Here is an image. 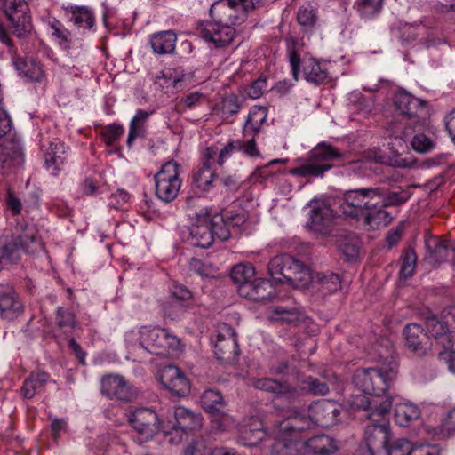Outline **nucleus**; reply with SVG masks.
I'll return each instance as SVG.
<instances>
[{
  "label": "nucleus",
  "instance_id": "nucleus-1",
  "mask_svg": "<svg viewBox=\"0 0 455 455\" xmlns=\"http://www.w3.org/2000/svg\"><path fill=\"white\" fill-rule=\"evenodd\" d=\"M342 406L331 400H320L312 403L306 415L298 406H289L283 411L282 421H275L276 429L281 432H291L292 435L302 434L315 426L332 427L339 421Z\"/></svg>",
  "mask_w": 455,
  "mask_h": 455
},
{
  "label": "nucleus",
  "instance_id": "nucleus-2",
  "mask_svg": "<svg viewBox=\"0 0 455 455\" xmlns=\"http://www.w3.org/2000/svg\"><path fill=\"white\" fill-rule=\"evenodd\" d=\"M256 389L265 391L289 403L300 402L306 395H324L329 392L328 385L312 376L298 379L294 385L273 378H260L253 382Z\"/></svg>",
  "mask_w": 455,
  "mask_h": 455
},
{
  "label": "nucleus",
  "instance_id": "nucleus-3",
  "mask_svg": "<svg viewBox=\"0 0 455 455\" xmlns=\"http://www.w3.org/2000/svg\"><path fill=\"white\" fill-rule=\"evenodd\" d=\"M387 353L386 356L379 354L380 359H383L381 366L358 369L354 373L355 385L364 394L380 397L396 379L398 364L395 359L393 347L388 348Z\"/></svg>",
  "mask_w": 455,
  "mask_h": 455
},
{
  "label": "nucleus",
  "instance_id": "nucleus-4",
  "mask_svg": "<svg viewBox=\"0 0 455 455\" xmlns=\"http://www.w3.org/2000/svg\"><path fill=\"white\" fill-rule=\"evenodd\" d=\"M279 438L271 446V455H299L302 450L318 455H330L337 450L335 441L326 435L313 436L307 441L300 438L301 434L292 435L277 429Z\"/></svg>",
  "mask_w": 455,
  "mask_h": 455
},
{
  "label": "nucleus",
  "instance_id": "nucleus-5",
  "mask_svg": "<svg viewBox=\"0 0 455 455\" xmlns=\"http://www.w3.org/2000/svg\"><path fill=\"white\" fill-rule=\"evenodd\" d=\"M343 154L331 144L323 141L314 147L304 163L290 171V173L300 177H323L333 165L329 162L339 160Z\"/></svg>",
  "mask_w": 455,
  "mask_h": 455
},
{
  "label": "nucleus",
  "instance_id": "nucleus-6",
  "mask_svg": "<svg viewBox=\"0 0 455 455\" xmlns=\"http://www.w3.org/2000/svg\"><path fill=\"white\" fill-rule=\"evenodd\" d=\"M44 251V243L34 228L16 236L0 239V261L17 263L22 251L35 255Z\"/></svg>",
  "mask_w": 455,
  "mask_h": 455
},
{
  "label": "nucleus",
  "instance_id": "nucleus-7",
  "mask_svg": "<svg viewBox=\"0 0 455 455\" xmlns=\"http://www.w3.org/2000/svg\"><path fill=\"white\" fill-rule=\"evenodd\" d=\"M380 196V191L375 187L347 190L339 206L340 212L347 218L360 220L367 210L375 206L376 197Z\"/></svg>",
  "mask_w": 455,
  "mask_h": 455
},
{
  "label": "nucleus",
  "instance_id": "nucleus-8",
  "mask_svg": "<svg viewBox=\"0 0 455 455\" xmlns=\"http://www.w3.org/2000/svg\"><path fill=\"white\" fill-rule=\"evenodd\" d=\"M268 273L275 281L291 284L306 281L309 275L308 268L300 260L285 254L269 261Z\"/></svg>",
  "mask_w": 455,
  "mask_h": 455
},
{
  "label": "nucleus",
  "instance_id": "nucleus-9",
  "mask_svg": "<svg viewBox=\"0 0 455 455\" xmlns=\"http://www.w3.org/2000/svg\"><path fill=\"white\" fill-rule=\"evenodd\" d=\"M0 11L5 15L18 38H26L31 34L33 24L26 0H0Z\"/></svg>",
  "mask_w": 455,
  "mask_h": 455
},
{
  "label": "nucleus",
  "instance_id": "nucleus-10",
  "mask_svg": "<svg viewBox=\"0 0 455 455\" xmlns=\"http://www.w3.org/2000/svg\"><path fill=\"white\" fill-rule=\"evenodd\" d=\"M427 333L430 339L435 340V347H440L442 349L449 350L453 347V336L449 324L455 323V307H449L443 310L442 320L429 313L424 316Z\"/></svg>",
  "mask_w": 455,
  "mask_h": 455
},
{
  "label": "nucleus",
  "instance_id": "nucleus-11",
  "mask_svg": "<svg viewBox=\"0 0 455 455\" xmlns=\"http://www.w3.org/2000/svg\"><path fill=\"white\" fill-rule=\"evenodd\" d=\"M307 228L315 235L323 237L342 235V231L337 227L332 209L324 202H314L311 204Z\"/></svg>",
  "mask_w": 455,
  "mask_h": 455
},
{
  "label": "nucleus",
  "instance_id": "nucleus-12",
  "mask_svg": "<svg viewBox=\"0 0 455 455\" xmlns=\"http://www.w3.org/2000/svg\"><path fill=\"white\" fill-rule=\"evenodd\" d=\"M389 414L376 412L371 414L365 427L364 440L371 455L387 450L391 437Z\"/></svg>",
  "mask_w": 455,
  "mask_h": 455
},
{
  "label": "nucleus",
  "instance_id": "nucleus-13",
  "mask_svg": "<svg viewBox=\"0 0 455 455\" xmlns=\"http://www.w3.org/2000/svg\"><path fill=\"white\" fill-rule=\"evenodd\" d=\"M140 344L150 354L164 355L180 347V339L164 328L143 329L140 331Z\"/></svg>",
  "mask_w": 455,
  "mask_h": 455
},
{
  "label": "nucleus",
  "instance_id": "nucleus-14",
  "mask_svg": "<svg viewBox=\"0 0 455 455\" xmlns=\"http://www.w3.org/2000/svg\"><path fill=\"white\" fill-rule=\"evenodd\" d=\"M179 170L178 163L169 161L155 175L156 194L163 202L170 203L177 197L181 186Z\"/></svg>",
  "mask_w": 455,
  "mask_h": 455
},
{
  "label": "nucleus",
  "instance_id": "nucleus-15",
  "mask_svg": "<svg viewBox=\"0 0 455 455\" xmlns=\"http://www.w3.org/2000/svg\"><path fill=\"white\" fill-rule=\"evenodd\" d=\"M128 422L145 440L153 438L161 431L168 433L166 424L161 421L158 414L150 408L135 409L128 415Z\"/></svg>",
  "mask_w": 455,
  "mask_h": 455
},
{
  "label": "nucleus",
  "instance_id": "nucleus-16",
  "mask_svg": "<svg viewBox=\"0 0 455 455\" xmlns=\"http://www.w3.org/2000/svg\"><path fill=\"white\" fill-rule=\"evenodd\" d=\"M289 61L292 77L295 81L299 79L300 67L303 69L304 78L308 83L318 85L327 78L328 71L325 67L314 58L301 60L299 54L294 49L289 52Z\"/></svg>",
  "mask_w": 455,
  "mask_h": 455
},
{
  "label": "nucleus",
  "instance_id": "nucleus-17",
  "mask_svg": "<svg viewBox=\"0 0 455 455\" xmlns=\"http://www.w3.org/2000/svg\"><path fill=\"white\" fill-rule=\"evenodd\" d=\"M396 111L403 119L411 121V124L419 125V113L427 107V102L414 97L404 90L398 91L394 97Z\"/></svg>",
  "mask_w": 455,
  "mask_h": 455
},
{
  "label": "nucleus",
  "instance_id": "nucleus-18",
  "mask_svg": "<svg viewBox=\"0 0 455 455\" xmlns=\"http://www.w3.org/2000/svg\"><path fill=\"white\" fill-rule=\"evenodd\" d=\"M199 33L200 36L215 49L227 48L235 37V29L233 27L219 22L206 23L200 28Z\"/></svg>",
  "mask_w": 455,
  "mask_h": 455
},
{
  "label": "nucleus",
  "instance_id": "nucleus-19",
  "mask_svg": "<svg viewBox=\"0 0 455 455\" xmlns=\"http://www.w3.org/2000/svg\"><path fill=\"white\" fill-rule=\"evenodd\" d=\"M403 335L405 347L417 356H425L433 346L426 330L419 323H408L403 328Z\"/></svg>",
  "mask_w": 455,
  "mask_h": 455
},
{
  "label": "nucleus",
  "instance_id": "nucleus-20",
  "mask_svg": "<svg viewBox=\"0 0 455 455\" xmlns=\"http://www.w3.org/2000/svg\"><path fill=\"white\" fill-rule=\"evenodd\" d=\"M101 393L110 399L130 402L136 396L132 387L123 376L110 374L101 379Z\"/></svg>",
  "mask_w": 455,
  "mask_h": 455
},
{
  "label": "nucleus",
  "instance_id": "nucleus-21",
  "mask_svg": "<svg viewBox=\"0 0 455 455\" xmlns=\"http://www.w3.org/2000/svg\"><path fill=\"white\" fill-rule=\"evenodd\" d=\"M24 306L14 287L10 283L0 284V316L7 321L19 318Z\"/></svg>",
  "mask_w": 455,
  "mask_h": 455
},
{
  "label": "nucleus",
  "instance_id": "nucleus-22",
  "mask_svg": "<svg viewBox=\"0 0 455 455\" xmlns=\"http://www.w3.org/2000/svg\"><path fill=\"white\" fill-rule=\"evenodd\" d=\"M159 380L166 389L179 397L187 395L190 391L188 378L177 366H164L160 371Z\"/></svg>",
  "mask_w": 455,
  "mask_h": 455
},
{
  "label": "nucleus",
  "instance_id": "nucleus-23",
  "mask_svg": "<svg viewBox=\"0 0 455 455\" xmlns=\"http://www.w3.org/2000/svg\"><path fill=\"white\" fill-rule=\"evenodd\" d=\"M394 404L392 396L374 397L371 398L365 395H355L351 399V406L355 410H360L364 412L363 417L370 420L371 414L383 412H390V409Z\"/></svg>",
  "mask_w": 455,
  "mask_h": 455
},
{
  "label": "nucleus",
  "instance_id": "nucleus-24",
  "mask_svg": "<svg viewBox=\"0 0 455 455\" xmlns=\"http://www.w3.org/2000/svg\"><path fill=\"white\" fill-rule=\"evenodd\" d=\"M226 333L220 332L214 345V354L217 359L223 363L233 362L239 355V347L235 330L228 326H224Z\"/></svg>",
  "mask_w": 455,
  "mask_h": 455
},
{
  "label": "nucleus",
  "instance_id": "nucleus-25",
  "mask_svg": "<svg viewBox=\"0 0 455 455\" xmlns=\"http://www.w3.org/2000/svg\"><path fill=\"white\" fill-rule=\"evenodd\" d=\"M174 422L169 421L166 424L168 432L174 430L187 434L191 431L198 430L203 425V417L200 413H196L183 406H178L173 411Z\"/></svg>",
  "mask_w": 455,
  "mask_h": 455
},
{
  "label": "nucleus",
  "instance_id": "nucleus-26",
  "mask_svg": "<svg viewBox=\"0 0 455 455\" xmlns=\"http://www.w3.org/2000/svg\"><path fill=\"white\" fill-rule=\"evenodd\" d=\"M66 16L78 29L94 31L96 19L92 9L84 5L68 4L63 6Z\"/></svg>",
  "mask_w": 455,
  "mask_h": 455
},
{
  "label": "nucleus",
  "instance_id": "nucleus-27",
  "mask_svg": "<svg viewBox=\"0 0 455 455\" xmlns=\"http://www.w3.org/2000/svg\"><path fill=\"white\" fill-rule=\"evenodd\" d=\"M238 293L245 299L261 301L271 299L275 296V289L269 280L254 278L250 284L239 287Z\"/></svg>",
  "mask_w": 455,
  "mask_h": 455
},
{
  "label": "nucleus",
  "instance_id": "nucleus-28",
  "mask_svg": "<svg viewBox=\"0 0 455 455\" xmlns=\"http://www.w3.org/2000/svg\"><path fill=\"white\" fill-rule=\"evenodd\" d=\"M67 149L65 144L58 140L49 143L44 152V161L47 169L52 170L53 174H57L67 162Z\"/></svg>",
  "mask_w": 455,
  "mask_h": 455
},
{
  "label": "nucleus",
  "instance_id": "nucleus-29",
  "mask_svg": "<svg viewBox=\"0 0 455 455\" xmlns=\"http://www.w3.org/2000/svg\"><path fill=\"white\" fill-rule=\"evenodd\" d=\"M425 246L428 259L433 263H442L447 260L450 254L455 253V247L449 246L446 243L440 241L436 236H429L425 239Z\"/></svg>",
  "mask_w": 455,
  "mask_h": 455
},
{
  "label": "nucleus",
  "instance_id": "nucleus-30",
  "mask_svg": "<svg viewBox=\"0 0 455 455\" xmlns=\"http://www.w3.org/2000/svg\"><path fill=\"white\" fill-rule=\"evenodd\" d=\"M176 41L177 36L172 30L157 32L150 37L153 52L159 55L174 53Z\"/></svg>",
  "mask_w": 455,
  "mask_h": 455
},
{
  "label": "nucleus",
  "instance_id": "nucleus-31",
  "mask_svg": "<svg viewBox=\"0 0 455 455\" xmlns=\"http://www.w3.org/2000/svg\"><path fill=\"white\" fill-rule=\"evenodd\" d=\"M385 208L380 202L375 201V206L367 210L361 217L363 224L372 229L387 226L391 222L392 217Z\"/></svg>",
  "mask_w": 455,
  "mask_h": 455
},
{
  "label": "nucleus",
  "instance_id": "nucleus-32",
  "mask_svg": "<svg viewBox=\"0 0 455 455\" xmlns=\"http://www.w3.org/2000/svg\"><path fill=\"white\" fill-rule=\"evenodd\" d=\"M395 420L402 427H407L413 421L419 419L421 411L419 407L409 401L403 403H395Z\"/></svg>",
  "mask_w": 455,
  "mask_h": 455
},
{
  "label": "nucleus",
  "instance_id": "nucleus-33",
  "mask_svg": "<svg viewBox=\"0 0 455 455\" xmlns=\"http://www.w3.org/2000/svg\"><path fill=\"white\" fill-rule=\"evenodd\" d=\"M217 173L206 164H199L192 172V184L202 192H208L213 187Z\"/></svg>",
  "mask_w": 455,
  "mask_h": 455
},
{
  "label": "nucleus",
  "instance_id": "nucleus-34",
  "mask_svg": "<svg viewBox=\"0 0 455 455\" xmlns=\"http://www.w3.org/2000/svg\"><path fill=\"white\" fill-rule=\"evenodd\" d=\"M50 379V375L45 371H33L24 380L20 388L22 396L26 399L33 398L37 392L43 388Z\"/></svg>",
  "mask_w": 455,
  "mask_h": 455
},
{
  "label": "nucleus",
  "instance_id": "nucleus-35",
  "mask_svg": "<svg viewBox=\"0 0 455 455\" xmlns=\"http://www.w3.org/2000/svg\"><path fill=\"white\" fill-rule=\"evenodd\" d=\"M16 69L20 74L31 81H41L44 76L42 66L33 58H18L14 61Z\"/></svg>",
  "mask_w": 455,
  "mask_h": 455
},
{
  "label": "nucleus",
  "instance_id": "nucleus-36",
  "mask_svg": "<svg viewBox=\"0 0 455 455\" xmlns=\"http://www.w3.org/2000/svg\"><path fill=\"white\" fill-rule=\"evenodd\" d=\"M200 404L208 413L215 415L221 413L226 406V403L220 392L208 389L200 396Z\"/></svg>",
  "mask_w": 455,
  "mask_h": 455
},
{
  "label": "nucleus",
  "instance_id": "nucleus-37",
  "mask_svg": "<svg viewBox=\"0 0 455 455\" xmlns=\"http://www.w3.org/2000/svg\"><path fill=\"white\" fill-rule=\"evenodd\" d=\"M188 239L191 245L206 249L212 244L214 235L211 233L208 225L196 224L190 228Z\"/></svg>",
  "mask_w": 455,
  "mask_h": 455
},
{
  "label": "nucleus",
  "instance_id": "nucleus-38",
  "mask_svg": "<svg viewBox=\"0 0 455 455\" xmlns=\"http://www.w3.org/2000/svg\"><path fill=\"white\" fill-rule=\"evenodd\" d=\"M266 118L267 111L264 108L254 107L251 108L243 125V135L254 138L260 132L261 125Z\"/></svg>",
  "mask_w": 455,
  "mask_h": 455
},
{
  "label": "nucleus",
  "instance_id": "nucleus-39",
  "mask_svg": "<svg viewBox=\"0 0 455 455\" xmlns=\"http://www.w3.org/2000/svg\"><path fill=\"white\" fill-rule=\"evenodd\" d=\"M381 193L380 197H376L378 202L387 207L399 206L403 204L411 197V193L407 189L398 188L393 191H387L383 187H376Z\"/></svg>",
  "mask_w": 455,
  "mask_h": 455
},
{
  "label": "nucleus",
  "instance_id": "nucleus-40",
  "mask_svg": "<svg viewBox=\"0 0 455 455\" xmlns=\"http://www.w3.org/2000/svg\"><path fill=\"white\" fill-rule=\"evenodd\" d=\"M315 284L317 291L323 296H326L334 293L341 287V280L339 275L335 273H317Z\"/></svg>",
  "mask_w": 455,
  "mask_h": 455
},
{
  "label": "nucleus",
  "instance_id": "nucleus-41",
  "mask_svg": "<svg viewBox=\"0 0 455 455\" xmlns=\"http://www.w3.org/2000/svg\"><path fill=\"white\" fill-rule=\"evenodd\" d=\"M0 162L3 167L20 166L24 162V153L20 146L12 144L0 148Z\"/></svg>",
  "mask_w": 455,
  "mask_h": 455
},
{
  "label": "nucleus",
  "instance_id": "nucleus-42",
  "mask_svg": "<svg viewBox=\"0 0 455 455\" xmlns=\"http://www.w3.org/2000/svg\"><path fill=\"white\" fill-rule=\"evenodd\" d=\"M271 318L281 323H296L303 317L302 313L297 308L283 306H273L271 307Z\"/></svg>",
  "mask_w": 455,
  "mask_h": 455
},
{
  "label": "nucleus",
  "instance_id": "nucleus-43",
  "mask_svg": "<svg viewBox=\"0 0 455 455\" xmlns=\"http://www.w3.org/2000/svg\"><path fill=\"white\" fill-rule=\"evenodd\" d=\"M149 112L140 109L132 117L130 123L129 134L127 138V145L129 148L132 146L133 140L145 132V123L149 116Z\"/></svg>",
  "mask_w": 455,
  "mask_h": 455
},
{
  "label": "nucleus",
  "instance_id": "nucleus-44",
  "mask_svg": "<svg viewBox=\"0 0 455 455\" xmlns=\"http://www.w3.org/2000/svg\"><path fill=\"white\" fill-rule=\"evenodd\" d=\"M208 226L211 233L214 235V240L225 242L229 239L231 235L230 226L223 214H215L211 219Z\"/></svg>",
  "mask_w": 455,
  "mask_h": 455
},
{
  "label": "nucleus",
  "instance_id": "nucleus-45",
  "mask_svg": "<svg viewBox=\"0 0 455 455\" xmlns=\"http://www.w3.org/2000/svg\"><path fill=\"white\" fill-rule=\"evenodd\" d=\"M254 275L255 269L251 264H237L232 268L230 277L239 288L250 284L254 279Z\"/></svg>",
  "mask_w": 455,
  "mask_h": 455
},
{
  "label": "nucleus",
  "instance_id": "nucleus-46",
  "mask_svg": "<svg viewBox=\"0 0 455 455\" xmlns=\"http://www.w3.org/2000/svg\"><path fill=\"white\" fill-rule=\"evenodd\" d=\"M355 8L362 19L371 20L380 12L382 0H357Z\"/></svg>",
  "mask_w": 455,
  "mask_h": 455
},
{
  "label": "nucleus",
  "instance_id": "nucleus-47",
  "mask_svg": "<svg viewBox=\"0 0 455 455\" xmlns=\"http://www.w3.org/2000/svg\"><path fill=\"white\" fill-rule=\"evenodd\" d=\"M421 126V122H419V126L413 124V131L416 132L415 129L418 128V132L415 133L414 136L412 137L411 140V146L416 152L420 154H427L435 148V143L431 138L427 137L426 134L419 132Z\"/></svg>",
  "mask_w": 455,
  "mask_h": 455
},
{
  "label": "nucleus",
  "instance_id": "nucleus-48",
  "mask_svg": "<svg viewBox=\"0 0 455 455\" xmlns=\"http://www.w3.org/2000/svg\"><path fill=\"white\" fill-rule=\"evenodd\" d=\"M228 4L231 8H241L244 15L246 16L248 13L255 10L260 0H220L214 3L210 9V14L212 18H214V12L220 6Z\"/></svg>",
  "mask_w": 455,
  "mask_h": 455
},
{
  "label": "nucleus",
  "instance_id": "nucleus-49",
  "mask_svg": "<svg viewBox=\"0 0 455 455\" xmlns=\"http://www.w3.org/2000/svg\"><path fill=\"white\" fill-rule=\"evenodd\" d=\"M416 446V443L406 438H399L387 446L385 451L387 455H415Z\"/></svg>",
  "mask_w": 455,
  "mask_h": 455
},
{
  "label": "nucleus",
  "instance_id": "nucleus-50",
  "mask_svg": "<svg viewBox=\"0 0 455 455\" xmlns=\"http://www.w3.org/2000/svg\"><path fill=\"white\" fill-rule=\"evenodd\" d=\"M49 27L52 31V36L59 41V44L65 49L69 48L71 43L70 31H68L64 25L56 19L49 21Z\"/></svg>",
  "mask_w": 455,
  "mask_h": 455
},
{
  "label": "nucleus",
  "instance_id": "nucleus-51",
  "mask_svg": "<svg viewBox=\"0 0 455 455\" xmlns=\"http://www.w3.org/2000/svg\"><path fill=\"white\" fill-rule=\"evenodd\" d=\"M189 270L202 277L214 278L218 275V268L212 264L205 263L199 259L192 258L188 263Z\"/></svg>",
  "mask_w": 455,
  "mask_h": 455
},
{
  "label": "nucleus",
  "instance_id": "nucleus-52",
  "mask_svg": "<svg viewBox=\"0 0 455 455\" xmlns=\"http://www.w3.org/2000/svg\"><path fill=\"white\" fill-rule=\"evenodd\" d=\"M417 263V255L412 248H408L402 256L400 274L404 278L413 275Z\"/></svg>",
  "mask_w": 455,
  "mask_h": 455
},
{
  "label": "nucleus",
  "instance_id": "nucleus-53",
  "mask_svg": "<svg viewBox=\"0 0 455 455\" xmlns=\"http://www.w3.org/2000/svg\"><path fill=\"white\" fill-rule=\"evenodd\" d=\"M189 306L178 301H169L164 304L163 311L165 317L171 320H177L188 310Z\"/></svg>",
  "mask_w": 455,
  "mask_h": 455
},
{
  "label": "nucleus",
  "instance_id": "nucleus-54",
  "mask_svg": "<svg viewBox=\"0 0 455 455\" xmlns=\"http://www.w3.org/2000/svg\"><path fill=\"white\" fill-rule=\"evenodd\" d=\"M299 24L305 28H312L316 22L315 10L311 6H302L297 12Z\"/></svg>",
  "mask_w": 455,
  "mask_h": 455
},
{
  "label": "nucleus",
  "instance_id": "nucleus-55",
  "mask_svg": "<svg viewBox=\"0 0 455 455\" xmlns=\"http://www.w3.org/2000/svg\"><path fill=\"white\" fill-rule=\"evenodd\" d=\"M123 133V126L116 123L105 126L101 131L103 140L108 146H112Z\"/></svg>",
  "mask_w": 455,
  "mask_h": 455
},
{
  "label": "nucleus",
  "instance_id": "nucleus-56",
  "mask_svg": "<svg viewBox=\"0 0 455 455\" xmlns=\"http://www.w3.org/2000/svg\"><path fill=\"white\" fill-rule=\"evenodd\" d=\"M172 297L180 303L190 306L193 300V292L185 285L174 284L171 289Z\"/></svg>",
  "mask_w": 455,
  "mask_h": 455
},
{
  "label": "nucleus",
  "instance_id": "nucleus-57",
  "mask_svg": "<svg viewBox=\"0 0 455 455\" xmlns=\"http://www.w3.org/2000/svg\"><path fill=\"white\" fill-rule=\"evenodd\" d=\"M56 321L60 328L73 329L77 323L75 315L62 307L57 309Z\"/></svg>",
  "mask_w": 455,
  "mask_h": 455
},
{
  "label": "nucleus",
  "instance_id": "nucleus-58",
  "mask_svg": "<svg viewBox=\"0 0 455 455\" xmlns=\"http://www.w3.org/2000/svg\"><path fill=\"white\" fill-rule=\"evenodd\" d=\"M236 151H241L249 156H259L255 139L251 137L248 140H236Z\"/></svg>",
  "mask_w": 455,
  "mask_h": 455
},
{
  "label": "nucleus",
  "instance_id": "nucleus-59",
  "mask_svg": "<svg viewBox=\"0 0 455 455\" xmlns=\"http://www.w3.org/2000/svg\"><path fill=\"white\" fill-rule=\"evenodd\" d=\"M265 437V433L260 429H244L243 432V438L245 441L244 444L247 446H256Z\"/></svg>",
  "mask_w": 455,
  "mask_h": 455
},
{
  "label": "nucleus",
  "instance_id": "nucleus-60",
  "mask_svg": "<svg viewBox=\"0 0 455 455\" xmlns=\"http://www.w3.org/2000/svg\"><path fill=\"white\" fill-rule=\"evenodd\" d=\"M224 217L227 219V221L228 222L230 228H238L243 225L246 221V216L241 211L240 212H235L233 211L227 212L225 214H223Z\"/></svg>",
  "mask_w": 455,
  "mask_h": 455
},
{
  "label": "nucleus",
  "instance_id": "nucleus-61",
  "mask_svg": "<svg viewBox=\"0 0 455 455\" xmlns=\"http://www.w3.org/2000/svg\"><path fill=\"white\" fill-rule=\"evenodd\" d=\"M235 151H236L235 140H230L220 151H218L217 164L222 166Z\"/></svg>",
  "mask_w": 455,
  "mask_h": 455
},
{
  "label": "nucleus",
  "instance_id": "nucleus-62",
  "mask_svg": "<svg viewBox=\"0 0 455 455\" xmlns=\"http://www.w3.org/2000/svg\"><path fill=\"white\" fill-rule=\"evenodd\" d=\"M266 88L267 80L266 78L260 77L258 80L254 81V83L251 84V86L249 89L248 95L251 99H259V97H261Z\"/></svg>",
  "mask_w": 455,
  "mask_h": 455
},
{
  "label": "nucleus",
  "instance_id": "nucleus-63",
  "mask_svg": "<svg viewBox=\"0 0 455 455\" xmlns=\"http://www.w3.org/2000/svg\"><path fill=\"white\" fill-rule=\"evenodd\" d=\"M220 182L224 186L227 193L235 194L241 188L240 181L232 175L221 178Z\"/></svg>",
  "mask_w": 455,
  "mask_h": 455
},
{
  "label": "nucleus",
  "instance_id": "nucleus-64",
  "mask_svg": "<svg viewBox=\"0 0 455 455\" xmlns=\"http://www.w3.org/2000/svg\"><path fill=\"white\" fill-rule=\"evenodd\" d=\"M415 455H441V449L437 445L417 444Z\"/></svg>",
  "mask_w": 455,
  "mask_h": 455
}]
</instances>
